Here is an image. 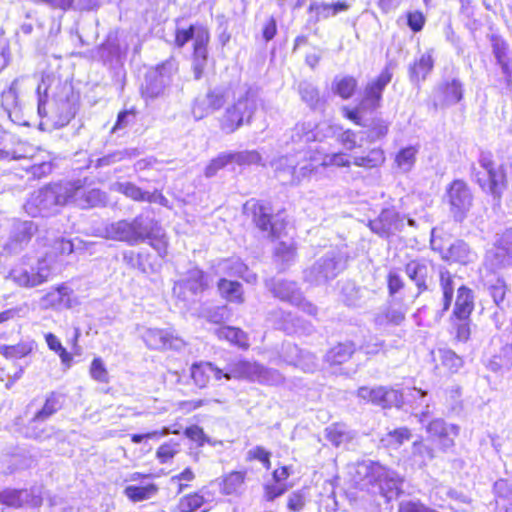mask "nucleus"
Listing matches in <instances>:
<instances>
[{"instance_id": "43", "label": "nucleus", "mask_w": 512, "mask_h": 512, "mask_svg": "<svg viewBox=\"0 0 512 512\" xmlns=\"http://www.w3.org/2000/svg\"><path fill=\"white\" fill-rule=\"evenodd\" d=\"M28 498V489L5 488L0 491V504L10 508H21Z\"/></svg>"}, {"instance_id": "51", "label": "nucleus", "mask_w": 512, "mask_h": 512, "mask_svg": "<svg viewBox=\"0 0 512 512\" xmlns=\"http://www.w3.org/2000/svg\"><path fill=\"white\" fill-rule=\"evenodd\" d=\"M509 258L510 255L508 253L493 245L486 251L484 264L490 270L495 271L504 266Z\"/></svg>"}, {"instance_id": "12", "label": "nucleus", "mask_w": 512, "mask_h": 512, "mask_svg": "<svg viewBox=\"0 0 512 512\" xmlns=\"http://www.w3.org/2000/svg\"><path fill=\"white\" fill-rule=\"evenodd\" d=\"M208 287L207 276L203 270L195 267L187 272L185 279L174 284L173 294L179 299L190 304L196 301Z\"/></svg>"}, {"instance_id": "23", "label": "nucleus", "mask_w": 512, "mask_h": 512, "mask_svg": "<svg viewBox=\"0 0 512 512\" xmlns=\"http://www.w3.org/2000/svg\"><path fill=\"white\" fill-rule=\"evenodd\" d=\"M227 90L224 87H215L204 97L197 98L192 112L195 118L201 119L206 114L220 109L226 102Z\"/></svg>"}, {"instance_id": "53", "label": "nucleus", "mask_w": 512, "mask_h": 512, "mask_svg": "<svg viewBox=\"0 0 512 512\" xmlns=\"http://www.w3.org/2000/svg\"><path fill=\"white\" fill-rule=\"evenodd\" d=\"M61 407L60 396L52 392L47 396L43 407L35 414V419L46 421L60 410Z\"/></svg>"}, {"instance_id": "40", "label": "nucleus", "mask_w": 512, "mask_h": 512, "mask_svg": "<svg viewBox=\"0 0 512 512\" xmlns=\"http://www.w3.org/2000/svg\"><path fill=\"white\" fill-rule=\"evenodd\" d=\"M355 352V345L353 342L346 341L338 343L327 351L325 361L329 365H340L348 361Z\"/></svg>"}, {"instance_id": "27", "label": "nucleus", "mask_w": 512, "mask_h": 512, "mask_svg": "<svg viewBox=\"0 0 512 512\" xmlns=\"http://www.w3.org/2000/svg\"><path fill=\"white\" fill-rule=\"evenodd\" d=\"M265 285L274 297L290 304L299 302L301 290L295 281L271 278L266 280Z\"/></svg>"}, {"instance_id": "20", "label": "nucleus", "mask_w": 512, "mask_h": 512, "mask_svg": "<svg viewBox=\"0 0 512 512\" xmlns=\"http://www.w3.org/2000/svg\"><path fill=\"white\" fill-rule=\"evenodd\" d=\"M233 369L234 363L221 369L211 362H199L191 366V377L198 387L203 388L207 386L211 378L215 380H221L223 378L230 380L234 378V376L229 375V372H232Z\"/></svg>"}, {"instance_id": "52", "label": "nucleus", "mask_w": 512, "mask_h": 512, "mask_svg": "<svg viewBox=\"0 0 512 512\" xmlns=\"http://www.w3.org/2000/svg\"><path fill=\"white\" fill-rule=\"evenodd\" d=\"M142 152L138 148H128L119 151H115L108 155H105L97 160V166L103 167L113 163L119 162L123 159H132L138 157Z\"/></svg>"}, {"instance_id": "6", "label": "nucleus", "mask_w": 512, "mask_h": 512, "mask_svg": "<svg viewBox=\"0 0 512 512\" xmlns=\"http://www.w3.org/2000/svg\"><path fill=\"white\" fill-rule=\"evenodd\" d=\"M179 63L174 57L151 68L145 77L143 95L146 98L154 99L162 96L171 85L174 76L177 74Z\"/></svg>"}, {"instance_id": "36", "label": "nucleus", "mask_w": 512, "mask_h": 512, "mask_svg": "<svg viewBox=\"0 0 512 512\" xmlns=\"http://www.w3.org/2000/svg\"><path fill=\"white\" fill-rule=\"evenodd\" d=\"M434 67V59L431 51H427L415 59L409 66V78L414 84L424 81Z\"/></svg>"}, {"instance_id": "58", "label": "nucleus", "mask_w": 512, "mask_h": 512, "mask_svg": "<svg viewBox=\"0 0 512 512\" xmlns=\"http://www.w3.org/2000/svg\"><path fill=\"white\" fill-rule=\"evenodd\" d=\"M200 316L210 323L220 324L228 318L226 306H204L200 310Z\"/></svg>"}, {"instance_id": "30", "label": "nucleus", "mask_w": 512, "mask_h": 512, "mask_svg": "<svg viewBox=\"0 0 512 512\" xmlns=\"http://www.w3.org/2000/svg\"><path fill=\"white\" fill-rule=\"evenodd\" d=\"M126 47H123L119 41L117 32H110L103 44L97 49L99 58L105 64L119 63L124 57Z\"/></svg>"}, {"instance_id": "35", "label": "nucleus", "mask_w": 512, "mask_h": 512, "mask_svg": "<svg viewBox=\"0 0 512 512\" xmlns=\"http://www.w3.org/2000/svg\"><path fill=\"white\" fill-rule=\"evenodd\" d=\"M200 35L206 37V42L210 41V33L206 26L200 23L191 24L188 28H177L175 31V46L183 48L189 41H193V46L198 42Z\"/></svg>"}, {"instance_id": "3", "label": "nucleus", "mask_w": 512, "mask_h": 512, "mask_svg": "<svg viewBox=\"0 0 512 512\" xmlns=\"http://www.w3.org/2000/svg\"><path fill=\"white\" fill-rule=\"evenodd\" d=\"M73 189L67 182L50 184L31 194L26 201L25 211L32 217H49L57 213L60 207L69 203L68 191Z\"/></svg>"}, {"instance_id": "11", "label": "nucleus", "mask_w": 512, "mask_h": 512, "mask_svg": "<svg viewBox=\"0 0 512 512\" xmlns=\"http://www.w3.org/2000/svg\"><path fill=\"white\" fill-rule=\"evenodd\" d=\"M446 195L453 219L461 223L472 207L473 195L470 188L465 181L456 179L447 187Z\"/></svg>"}, {"instance_id": "13", "label": "nucleus", "mask_w": 512, "mask_h": 512, "mask_svg": "<svg viewBox=\"0 0 512 512\" xmlns=\"http://www.w3.org/2000/svg\"><path fill=\"white\" fill-rule=\"evenodd\" d=\"M73 189L68 191L69 203H73L81 209L104 207L107 204V194L98 188L87 189L80 179L67 181Z\"/></svg>"}, {"instance_id": "34", "label": "nucleus", "mask_w": 512, "mask_h": 512, "mask_svg": "<svg viewBox=\"0 0 512 512\" xmlns=\"http://www.w3.org/2000/svg\"><path fill=\"white\" fill-rule=\"evenodd\" d=\"M436 457L435 450L422 439L412 443L408 461L412 467L422 469Z\"/></svg>"}, {"instance_id": "44", "label": "nucleus", "mask_w": 512, "mask_h": 512, "mask_svg": "<svg viewBox=\"0 0 512 512\" xmlns=\"http://www.w3.org/2000/svg\"><path fill=\"white\" fill-rule=\"evenodd\" d=\"M218 290L222 297L230 302H243V289L242 285L238 281L221 278L218 281Z\"/></svg>"}, {"instance_id": "2", "label": "nucleus", "mask_w": 512, "mask_h": 512, "mask_svg": "<svg viewBox=\"0 0 512 512\" xmlns=\"http://www.w3.org/2000/svg\"><path fill=\"white\" fill-rule=\"evenodd\" d=\"M472 179L480 188L490 194L493 201L499 205L504 191L507 189V176L503 165L495 163L491 152L481 151L477 164L472 163Z\"/></svg>"}, {"instance_id": "17", "label": "nucleus", "mask_w": 512, "mask_h": 512, "mask_svg": "<svg viewBox=\"0 0 512 512\" xmlns=\"http://www.w3.org/2000/svg\"><path fill=\"white\" fill-rule=\"evenodd\" d=\"M464 96L462 81L457 76H447L437 85L434 91L435 106L448 107L459 103Z\"/></svg>"}, {"instance_id": "22", "label": "nucleus", "mask_w": 512, "mask_h": 512, "mask_svg": "<svg viewBox=\"0 0 512 512\" xmlns=\"http://www.w3.org/2000/svg\"><path fill=\"white\" fill-rule=\"evenodd\" d=\"M489 39L492 55L501 69L505 82L509 85L512 81V52L509 44L497 34H492Z\"/></svg>"}, {"instance_id": "63", "label": "nucleus", "mask_w": 512, "mask_h": 512, "mask_svg": "<svg viewBox=\"0 0 512 512\" xmlns=\"http://www.w3.org/2000/svg\"><path fill=\"white\" fill-rule=\"evenodd\" d=\"M451 325L455 330V339L459 342H466L470 338L471 329V318L468 319H451Z\"/></svg>"}, {"instance_id": "38", "label": "nucleus", "mask_w": 512, "mask_h": 512, "mask_svg": "<svg viewBox=\"0 0 512 512\" xmlns=\"http://www.w3.org/2000/svg\"><path fill=\"white\" fill-rule=\"evenodd\" d=\"M325 437L335 447H340L351 442L355 432L348 429L345 424L335 423L325 429Z\"/></svg>"}, {"instance_id": "19", "label": "nucleus", "mask_w": 512, "mask_h": 512, "mask_svg": "<svg viewBox=\"0 0 512 512\" xmlns=\"http://www.w3.org/2000/svg\"><path fill=\"white\" fill-rule=\"evenodd\" d=\"M368 226L373 233L389 238L396 232L403 230L405 226L404 216H401L394 208H385L377 218L369 221Z\"/></svg>"}, {"instance_id": "25", "label": "nucleus", "mask_w": 512, "mask_h": 512, "mask_svg": "<svg viewBox=\"0 0 512 512\" xmlns=\"http://www.w3.org/2000/svg\"><path fill=\"white\" fill-rule=\"evenodd\" d=\"M245 210L252 213V219L255 225L263 232H268L270 236L276 235L275 225L272 224V209L269 203L263 201H248Z\"/></svg>"}, {"instance_id": "62", "label": "nucleus", "mask_w": 512, "mask_h": 512, "mask_svg": "<svg viewBox=\"0 0 512 512\" xmlns=\"http://www.w3.org/2000/svg\"><path fill=\"white\" fill-rule=\"evenodd\" d=\"M404 288L405 281L402 276L395 269L390 270L387 275V289L389 296L397 298Z\"/></svg>"}, {"instance_id": "1", "label": "nucleus", "mask_w": 512, "mask_h": 512, "mask_svg": "<svg viewBox=\"0 0 512 512\" xmlns=\"http://www.w3.org/2000/svg\"><path fill=\"white\" fill-rule=\"evenodd\" d=\"M160 230L159 222L150 212L146 211L132 219L111 222L104 227L103 232L109 240L136 246L157 238L160 235Z\"/></svg>"}, {"instance_id": "8", "label": "nucleus", "mask_w": 512, "mask_h": 512, "mask_svg": "<svg viewBox=\"0 0 512 512\" xmlns=\"http://www.w3.org/2000/svg\"><path fill=\"white\" fill-rule=\"evenodd\" d=\"M51 268L46 259H38L33 264L21 263L12 268L7 279L13 281L17 286L33 288L48 281Z\"/></svg>"}, {"instance_id": "57", "label": "nucleus", "mask_w": 512, "mask_h": 512, "mask_svg": "<svg viewBox=\"0 0 512 512\" xmlns=\"http://www.w3.org/2000/svg\"><path fill=\"white\" fill-rule=\"evenodd\" d=\"M229 156L230 163L237 164L238 166H247L252 164H260L261 156L255 151H238V152H227Z\"/></svg>"}, {"instance_id": "41", "label": "nucleus", "mask_w": 512, "mask_h": 512, "mask_svg": "<svg viewBox=\"0 0 512 512\" xmlns=\"http://www.w3.org/2000/svg\"><path fill=\"white\" fill-rule=\"evenodd\" d=\"M114 189L134 201L150 203L155 201V194L142 190L132 182H117L114 184Z\"/></svg>"}, {"instance_id": "39", "label": "nucleus", "mask_w": 512, "mask_h": 512, "mask_svg": "<svg viewBox=\"0 0 512 512\" xmlns=\"http://www.w3.org/2000/svg\"><path fill=\"white\" fill-rule=\"evenodd\" d=\"M245 471H232L225 475L221 482V493L224 495H240L245 490Z\"/></svg>"}, {"instance_id": "60", "label": "nucleus", "mask_w": 512, "mask_h": 512, "mask_svg": "<svg viewBox=\"0 0 512 512\" xmlns=\"http://www.w3.org/2000/svg\"><path fill=\"white\" fill-rule=\"evenodd\" d=\"M385 160L384 153L380 149H372L368 155L354 158V164L359 167L374 168Z\"/></svg>"}, {"instance_id": "9", "label": "nucleus", "mask_w": 512, "mask_h": 512, "mask_svg": "<svg viewBox=\"0 0 512 512\" xmlns=\"http://www.w3.org/2000/svg\"><path fill=\"white\" fill-rule=\"evenodd\" d=\"M235 379H247L262 385L277 386L283 383V375L276 369L265 367L257 362L240 360L234 363V369L229 372Z\"/></svg>"}, {"instance_id": "10", "label": "nucleus", "mask_w": 512, "mask_h": 512, "mask_svg": "<svg viewBox=\"0 0 512 512\" xmlns=\"http://www.w3.org/2000/svg\"><path fill=\"white\" fill-rule=\"evenodd\" d=\"M404 272L416 286L415 299L435 285L436 266L429 259L418 258L409 261L405 264Z\"/></svg>"}, {"instance_id": "26", "label": "nucleus", "mask_w": 512, "mask_h": 512, "mask_svg": "<svg viewBox=\"0 0 512 512\" xmlns=\"http://www.w3.org/2000/svg\"><path fill=\"white\" fill-rule=\"evenodd\" d=\"M72 293L73 290L70 287L60 284L41 297L40 307L54 310L70 309L73 306Z\"/></svg>"}, {"instance_id": "32", "label": "nucleus", "mask_w": 512, "mask_h": 512, "mask_svg": "<svg viewBox=\"0 0 512 512\" xmlns=\"http://www.w3.org/2000/svg\"><path fill=\"white\" fill-rule=\"evenodd\" d=\"M474 310L473 291L465 285L457 289V296L454 304L451 319H468Z\"/></svg>"}, {"instance_id": "48", "label": "nucleus", "mask_w": 512, "mask_h": 512, "mask_svg": "<svg viewBox=\"0 0 512 512\" xmlns=\"http://www.w3.org/2000/svg\"><path fill=\"white\" fill-rule=\"evenodd\" d=\"M34 349L33 341L20 342L16 345L0 346V354L7 359H20L32 352Z\"/></svg>"}, {"instance_id": "18", "label": "nucleus", "mask_w": 512, "mask_h": 512, "mask_svg": "<svg viewBox=\"0 0 512 512\" xmlns=\"http://www.w3.org/2000/svg\"><path fill=\"white\" fill-rule=\"evenodd\" d=\"M37 230L32 221H14L8 240L3 244L2 250L7 254H17L29 243Z\"/></svg>"}, {"instance_id": "28", "label": "nucleus", "mask_w": 512, "mask_h": 512, "mask_svg": "<svg viewBox=\"0 0 512 512\" xmlns=\"http://www.w3.org/2000/svg\"><path fill=\"white\" fill-rule=\"evenodd\" d=\"M439 284L442 291L441 309L435 313V321L439 322L444 314L450 309L454 291H455V280L454 276L444 267H440L439 271Z\"/></svg>"}, {"instance_id": "7", "label": "nucleus", "mask_w": 512, "mask_h": 512, "mask_svg": "<svg viewBox=\"0 0 512 512\" xmlns=\"http://www.w3.org/2000/svg\"><path fill=\"white\" fill-rule=\"evenodd\" d=\"M257 99V88L245 86L243 95L238 97L233 106L227 108L224 116L225 125L229 128L251 125L257 109Z\"/></svg>"}, {"instance_id": "15", "label": "nucleus", "mask_w": 512, "mask_h": 512, "mask_svg": "<svg viewBox=\"0 0 512 512\" xmlns=\"http://www.w3.org/2000/svg\"><path fill=\"white\" fill-rule=\"evenodd\" d=\"M142 339L152 350L181 351L186 346V342L171 329L147 328Z\"/></svg>"}, {"instance_id": "31", "label": "nucleus", "mask_w": 512, "mask_h": 512, "mask_svg": "<svg viewBox=\"0 0 512 512\" xmlns=\"http://www.w3.org/2000/svg\"><path fill=\"white\" fill-rule=\"evenodd\" d=\"M442 258L445 261L468 265L477 260V253L462 239H457L443 253Z\"/></svg>"}, {"instance_id": "49", "label": "nucleus", "mask_w": 512, "mask_h": 512, "mask_svg": "<svg viewBox=\"0 0 512 512\" xmlns=\"http://www.w3.org/2000/svg\"><path fill=\"white\" fill-rule=\"evenodd\" d=\"M42 420H36L35 416L25 427L24 435L37 441H44L52 434V428L42 425Z\"/></svg>"}, {"instance_id": "47", "label": "nucleus", "mask_w": 512, "mask_h": 512, "mask_svg": "<svg viewBox=\"0 0 512 512\" xmlns=\"http://www.w3.org/2000/svg\"><path fill=\"white\" fill-rule=\"evenodd\" d=\"M288 349L297 355L295 360H286L289 364L299 367L305 372H313L317 368L316 358L311 353L304 352L295 345H288Z\"/></svg>"}, {"instance_id": "46", "label": "nucleus", "mask_w": 512, "mask_h": 512, "mask_svg": "<svg viewBox=\"0 0 512 512\" xmlns=\"http://www.w3.org/2000/svg\"><path fill=\"white\" fill-rule=\"evenodd\" d=\"M158 492V487L154 483L146 486L129 485L124 489L125 496L132 502H141L152 498Z\"/></svg>"}, {"instance_id": "29", "label": "nucleus", "mask_w": 512, "mask_h": 512, "mask_svg": "<svg viewBox=\"0 0 512 512\" xmlns=\"http://www.w3.org/2000/svg\"><path fill=\"white\" fill-rule=\"evenodd\" d=\"M349 8L350 5L346 1H338L335 3L313 1L308 8V12L311 14L309 21L317 23L321 20H326L346 12Z\"/></svg>"}, {"instance_id": "61", "label": "nucleus", "mask_w": 512, "mask_h": 512, "mask_svg": "<svg viewBox=\"0 0 512 512\" xmlns=\"http://www.w3.org/2000/svg\"><path fill=\"white\" fill-rule=\"evenodd\" d=\"M230 160L227 152L220 153L217 157L213 158L204 170L206 178L214 177L218 171L230 165Z\"/></svg>"}, {"instance_id": "5", "label": "nucleus", "mask_w": 512, "mask_h": 512, "mask_svg": "<svg viewBox=\"0 0 512 512\" xmlns=\"http://www.w3.org/2000/svg\"><path fill=\"white\" fill-rule=\"evenodd\" d=\"M357 473L363 476L368 483L377 484L383 496L388 500L397 497L402 490L403 479L401 476L379 462L363 461L358 464Z\"/></svg>"}, {"instance_id": "37", "label": "nucleus", "mask_w": 512, "mask_h": 512, "mask_svg": "<svg viewBox=\"0 0 512 512\" xmlns=\"http://www.w3.org/2000/svg\"><path fill=\"white\" fill-rule=\"evenodd\" d=\"M301 100L312 110H322L325 99L320 96L318 88L310 81L303 80L298 84Z\"/></svg>"}, {"instance_id": "4", "label": "nucleus", "mask_w": 512, "mask_h": 512, "mask_svg": "<svg viewBox=\"0 0 512 512\" xmlns=\"http://www.w3.org/2000/svg\"><path fill=\"white\" fill-rule=\"evenodd\" d=\"M348 255L340 248H332L303 271V280L311 286H324L347 268Z\"/></svg>"}, {"instance_id": "50", "label": "nucleus", "mask_w": 512, "mask_h": 512, "mask_svg": "<svg viewBox=\"0 0 512 512\" xmlns=\"http://www.w3.org/2000/svg\"><path fill=\"white\" fill-rule=\"evenodd\" d=\"M24 81V78H16L9 88L3 91L1 96V103L3 107V111H7L9 109L15 108L19 106V92H20V84Z\"/></svg>"}, {"instance_id": "42", "label": "nucleus", "mask_w": 512, "mask_h": 512, "mask_svg": "<svg viewBox=\"0 0 512 512\" xmlns=\"http://www.w3.org/2000/svg\"><path fill=\"white\" fill-rule=\"evenodd\" d=\"M37 149L27 143H18L12 149H0V160H34Z\"/></svg>"}, {"instance_id": "64", "label": "nucleus", "mask_w": 512, "mask_h": 512, "mask_svg": "<svg viewBox=\"0 0 512 512\" xmlns=\"http://www.w3.org/2000/svg\"><path fill=\"white\" fill-rule=\"evenodd\" d=\"M493 245L504 252L512 255V228H507L502 232H497L494 236Z\"/></svg>"}, {"instance_id": "45", "label": "nucleus", "mask_w": 512, "mask_h": 512, "mask_svg": "<svg viewBox=\"0 0 512 512\" xmlns=\"http://www.w3.org/2000/svg\"><path fill=\"white\" fill-rule=\"evenodd\" d=\"M217 336L240 348L246 349L249 346L247 334L240 328L232 326L221 327L217 329Z\"/></svg>"}, {"instance_id": "54", "label": "nucleus", "mask_w": 512, "mask_h": 512, "mask_svg": "<svg viewBox=\"0 0 512 512\" xmlns=\"http://www.w3.org/2000/svg\"><path fill=\"white\" fill-rule=\"evenodd\" d=\"M357 88V80L352 76H344L335 79L333 82V90L343 99H349L353 96Z\"/></svg>"}, {"instance_id": "56", "label": "nucleus", "mask_w": 512, "mask_h": 512, "mask_svg": "<svg viewBox=\"0 0 512 512\" xmlns=\"http://www.w3.org/2000/svg\"><path fill=\"white\" fill-rule=\"evenodd\" d=\"M417 149L414 146H407L397 153L395 162L398 168L403 172H408L414 166Z\"/></svg>"}, {"instance_id": "24", "label": "nucleus", "mask_w": 512, "mask_h": 512, "mask_svg": "<svg viewBox=\"0 0 512 512\" xmlns=\"http://www.w3.org/2000/svg\"><path fill=\"white\" fill-rule=\"evenodd\" d=\"M341 299L348 307L360 308L365 306L374 296V291L356 285L355 282L346 280L341 285Z\"/></svg>"}, {"instance_id": "14", "label": "nucleus", "mask_w": 512, "mask_h": 512, "mask_svg": "<svg viewBox=\"0 0 512 512\" xmlns=\"http://www.w3.org/2000/svg\"><path fill=\"white\" fill-rule=\"evenodd\" d=\"M392 77L393 72L390 64H388L375 79L366 84L360 101L361 109H368L370 113H373L381 107L383 92L391 82Z\"/></svg>"}, {"instance_id": "59", "label": "nucleus", "mask_w": 512, "mask_h": 512, "mask_svg": "<svg viewBox=\"0 0 512 512\" xmlns=\"http://www.w3.org/2000/svg\"><path fill=\"white\" fill-rule=\"evenodd\" d=\"M412 437L411 431L407 427H399L389 431L382 441L387 445L397 448Z\"/></svg>"}, {"instance_id": "55", "label": "nucleus", "mask_w": 512, "mask_h": 512, "mask_svg": "<svg viewBox=\"0 0 512 512\" xmlns=\"http://www.w3.org/2000/svg\"><path fill=\"white\" fill-rule=\"evenodd\" d=\"M295 255L293 244L280 242L275 249L276 262L280 263L281 270L286 269L294 261Z\"/></svg>"}, {"instance_id": "33", "label": "nucleus", "mask_w": 512, "mask_h": 512, "mask_svg": "<svg viewBox=\"0 0 512 512\" xmlns=\"http://www.w3.org/2000/svg\"><path fill=\"white\" fill-rule=\"evenodd\" d=\"M208 44L206 42V37L200 35L198 42L194 45L192 58H191V67L195 80H200L204 71L208 64L209 52H208Z\"/></svg>"}, {"instance_id": "16", "label": "nucleus", "mask_w": 512, "mask_h": 512, "mask_svg": "<svg viewBox=\"0 0 512 512\" xmlns=\"http://www.w3.org/2000/svg\"><path fill=\"white\" fill-rule=\"evenodd\" d=\"M460 427L437 418L426 425L429 439L436 443L439 449L447 452L455 445V438L459 435Z\"/></svg>"}, {"instance_id": "21", "label": "nucleus", "mask_w": 512, "mask_h": 512, "mask_svg": "<svg viewBox=\"0 0 512 512\" xmlns=\"http://www.w3.org/2000/svg\"><path fill=\"white\" fill-rule=\"evenodd\" d=\"M358 396L382 408L398 407L402 403V394L398 390L383 386L361 387L358 390Z\"/></svg>"}]
</instances>
